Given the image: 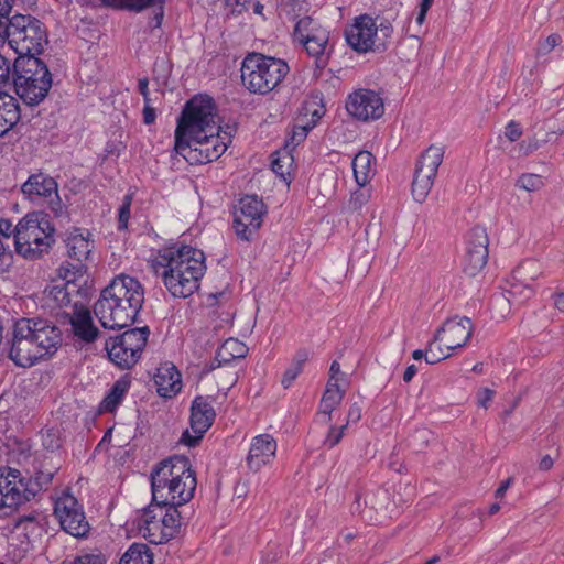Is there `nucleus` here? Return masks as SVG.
Listing matches in <instances>:
<instances>
[{"label": "nucleus", "instance_id": "nucleus-1", "mask_svg": "<svg viewBox=\"0 0 564 564\" xmlns=\"http://www.w3.org/2000/svg\"><path fill=\"white\" fill-rule=\"evenodd\" d=\"M144 303L143 285L133 276L119 274L101 291L94 314L107 329L132 325Z\"/></svg>", "mask_w": 564, "mask_h": 564}, {"label": "nucleus", "instance_id": "nucleus-2", "mask_svg": "<svg viewBox=\"0 0 564 564\" xmlns=\"http://www.w3.org/2000/svg\"><path fill=\"white\" fill-rule=\"evenodd\" d=\"M62 330L50 319L32 317L14 323L9 358L20 367H31L51 358L61 347Z\"/></svg>", "mask_w": 564, "mask_h": 564}, {"label": "nucleus", "instance_id": "nucleus-3", "mask_svg": "<svg viewBox=\"0 0 564 564\" xmlns=\"http://www.w3.org/2000/svg\"><path fill=\"white\" fill-rule=\"evenodd\" d=\"M159 258V264L164 268V285L172 296L186 299L199 289L206 272L205 254L202 250L182 245L165 249Z\"/></svg>", "mask_w": 564, "mask_h": 564}, {"label": "nucleus", "instance_id": "nucleus-4", "mask_svg": "<svg viewBox=\"0 0 564 564\" xmlns=\"http://www.w3.org/2000/svg\"><path fill=\"white\" fill-rule=\"evenodd\" d=\"M290 73L282 59L258 52L248 53L240 65L241 84L250 94L265 96L278 88Z\"/></svg>", "mask_w": 564, "mask_h": 564}, {"label": "nucleus", "instance_id": "nucleus-5", "mask_svg": "<svg viewBox=\"0 0 564 564\" xmlns=\"http://www.w3.org/2000/svg\"><path fill=\"white\" fill-rule=\"evenodd\" d=\"M12 84L25 105L36 106L52 87V74L37 56H18L13 63Z\"/></svg>", "mask_w": 564, "mask_h": 564}, {"label": "nucleus", "instance_id": "nucleus-6", "mask_svg": "<svg viewBox=\"0 0 564 564\" xmlns=\"http://www.w3.org/2000/svg\"><path fill=\"white\" fill-rule=\"evenodd\" d=\"M217 107L208 95H196L184 106L175 129V141L182 140L196 133H214L219 130L216 124Z\"/></svg>", "mask_w": 564, "mask_h": 564}, {"label": "nucleus", "instance_id": "nucleus-7", "mask_svg": "<svg viewBox=\"0 0 564 564\" xmlns=\"http://www.w3.org/2000/svg\"><path fill=\"white\" fill-rule=\"evenodd\" d=\"M178 509L152 501L138 519L139 533L152 544H163L174 539L181 529Z\"/></svg>", "mask_w": 564, "mask_h": 564}, {"label": "nucleus", "instance_id": "nucleus-8", "mask_svg": "<svg viewBox=\"0 0 564 564\" xmlns=\"http://www.w3.org/2000/svg\"><path fill=\"white\" fill-rule=\"evenodd\" d=\"M7 42L19 56H37L48 43L47 30L37 18L17 13Z\"/></svg>", "mask_w": 564, "mask_h": 564}, {"label": "nucleus", "instance_id": "nucleus-9", "mask_svg": "<svg viewBox=\"0 0 564 564\" xmlns=\"http://www.w3.org/2000/svg\"><path fill=\"white\" fill-rule=\"evenodd\" d=\"M148 326L130 328L106 340L105 349L113 365L122 370L132 369L141 358L148 344Z\"/></svg>", "mask_w": 564, "mask_h": 564}, {"label": "nucleus", "instance_id": "nucleus-10", "mask_svg": "<svg viewBox=\"0 0 564 564\" xmlns=\"http://www.w3.org/2000/svg\"><path fill=\"white\" fill-rule=\"evenodd\" d=\"M227 149L218 131L214 133H196L180 144L175 141L174 151L189 164H206L219 159Z\"/></svg>", "mask_w": 564, "mask_h": 564}, {"label": "nucleus", "instance_id": "nucleus-11", "mask_svg": "<svg viewBox=\"0 0 564 564\" xmlns=\"http://www.w3.org/2000/svg\"><path fill=\"white\" fill-rule=\"evenodd\" d=\"M180 459L181 455L164 459L151 471L152 501L154 503L177 509L176 498L173 495H177L176 488L181 481L178 479Z\"/></svg>", "mask_w": 564, "mask_h": 564}, {"label": "nucleus", "instance_id": "nucleus-12", "mask_svg": "<svg viewBox=\"0 0 564 564\" xmlns=\"http://www.w3.org/2000/svg\"><path fill=\"white\" fill-rule=\"evenodd\" d=\"M443 158L444 148L435 144L430 145L420 155L412 181V196L415 202L423 203L427 198Z\"/></svg>", "mask_w": 564, "mask_h": 564}, {"label": "nucleus", "instance_id": "nucleus-13", "mask_svg": "<svg viewBox=\"0 0 564 564\" xmlns=\"http://www.w3.org/2000/svg\"><path fill=\"white\" fill-rule=\"evenodd\" d=\"M64 243L67 258L70 261L66 262L67 267L63 264L61 269L66 270L65 279L70 275L74 279L76 274H82L86 269V261L90 258L95 242L88 229L72 227L64 234Z\"/></svg>", "mask_w": 564, "mask_h": 564}, {"label": "nucleus", "instance_id": "nucleus-14", "mask_svg": "<svg viewBox=\"0 0 564 564\" xmlns=\"http://www.w3.org/2000/svg\"><path fill=\"white\" fill-rule=\"evenodd\" d=\"M265 206L256 195H247L239 200V205L234 212L232 227L236 235L246 241H249L260 229Z\"/></svg>", "mask_w": 564, "mask_h": 564}, {"label": "nucleus", "instance_id": "nucleus-15", "mask_svg": "<svg viewBox=\"0 0 564 564\" xmlns=\"http://www.w3.org/2000/svg\"><path fill=\"white\" fill-rule=\"evenodd\" d=\"M213 399L210 397L197 395L191 405V429L194 434L188 430L184 431L181 437V443L195 447L199 444L204 434L213 425L216 412L213 406Z\"/></svg>", "mask_w": 564, "mask_h": 564}, {"label": "nucleus", "instance_id": "nucleus-16", "mask_svg": "<svg viewBox=\"0 0 564 564\" xmlns=\"http://www.w3.org/2000/svg\"><path fill=\"white\" fill-rule=\"evenodd\" d=\"M54 514L62 529L75 538H85L90 525L86 519L83 507L72 495H64L55 501Z\"/></svg>", "mask_w": 564, "mask_h": 564}, {"label": "nucleus", "instance_id": "nucleus-17", "mask_svg": "<svg viewBox=\"0 0 564 564\" xmlns=\"http://www.w3.org/2000/svg\"><path fill=\"white\" fill-rule=\"evenodd\" d=\"M30 501L21 470L10 467H0V510H15Z\"/></svg>", "mask_w": 564, "mask_h": 564}, {"label": "nucleus", "instance_id": "nucleus-18", "mask_svg": "<svg viewBox=\"0 0 564 564\" xmlns=\"http://www.w3.org/2000/svg\"><path fill=\"white\" fill-rule=\"evenodd\" d=\"M488 235L485 228L476 226L466 238V251L463 259V271L469 275L478 274L488 260Z\"/></svg>", "mask_w": 564, "mask_h": 564}, {"label": "nucleus", "instance_id": "nucleus-19", "mask_svg": "<svg viewBox=\"0 0 564 564\" xmlns=\"http://www.w3.org/2000/svg\"><path fill=\"white\" fill-rule=\"evenodd\" d=\"M346 109L350 116L360 121L377 120L384 113L383 100L371 89H357L349 94Z\"/></svg>", "mask_w": 564, "mask_h": 564}, {"label": "nucleus", "instance_id": "nucleus-20", "mask_svg": "<svg viewBox=\"0 0 564 564\" xmlns=\"http://www.w3.org/2000/svg\"><path fill=\"white\" fill-rule=\"evenodd\" d=\"M48 215L42 212L26 214L14 227V246H26L29 240H36L43 235H54Z\"/></svg>", "mask_w": 564, "mask_h": 564}, {"label": "nucleus", "instance_id": "nucleus-21", "mask_svg": "<svg viewBox=\"0 0 564 564\" xmlns=\"http://www.w3.org/2000/svg\"><path fill=\"white\" fill-rule=\"evenodd\" d=\"M474 332L470 318L455 316L448 318L435 334L434 340L443 344L448 351L462 348Z\"/></svg>", "mask_w": 564, "mask_h": 564}, {"label": "nucleus", "instance_id": "nucleus-22", "mask_svg": "<svg viewBox=\"0 0 564 564\" xmlns=\"http://www.w3.org/2000/svg\"><path fill=\"white\" fill-rule=\"evenodd\" d=\"M376 35V21L371 17L364 14L357 18L351 28L346 31V41L358 53L377 52L375 47Z\"/></svg>", "mask_w": 564, "mask_h": 564}, {"label": "nucleus", "instance_id": "nucleus-23", "mask_svg": "<svg viewBox=\"0 0 564 564\" xmlns=\"http://www.w3.org/2000/svg\"><path fill=\"white\" fill-rule=\"evenodd\" d=\"M276 448L278 444L272 435L260 434L254 436L246 459L248 468L254 473L259 471L274 459Z\"/></svg>", "mask_w": 564, "mask_h": 564}, {"label": "nucleus", "instance_id": "nucleus-24", "mask_svg": "<svg viewBox=\"0 0 564 564\" xmlns=\"http://www.w3.org/2000/svg\"><path fill=\"white\" fill-rule=\"evenodd\" d=\"M65 319L72 325L75 337L84 343H94L100 334L94 325L90 311L84 305L73 306L72 311H66Z\"/></svg>", "mask_w": 564, "mask_h": 564}, {"label": "nucleus", "instance_id": "nucleus-25", "mask_svg": "<svg viewBox=\"0 0 564 564\" xmlns=\"http://www.w3.org/2000/svg\"><path fill=\"white\" fill-rule=\"evenodd\" d=\"M154 383L160 397L171 399L182 389V376L173 364L165 362L156 369Z\"/></svg>", "mask_w": 564, "mask_h": 564}, {"label": "nucleus", "instance_id": "nucleus-26", "mask_svg": "<svg viewBox=\"0 0 564 564\" xmlns=\"http://www.w3.org/2000/svg\"><path fill=\"white\" fill-rule=\"evenodd\" d=\"M57 188V182L48 174L40 171L28 177L21 186V192L29 199L35 200L51 197L53 194L56 195Z\"/></svg>", "mask_w": 564, "mask_h": 564}, {"label": "nucleus", "instance_id": "nucleus-27", "mask_svg": "<svg viewBox=\"0 0 564 564\" xmlns=\"http://www.w3.org/2000/svg\"><path fill=\"white\" fill-rule=\"evenodd\" d=\"M306 53L314 58L315 67L323 70L329 62L333 47L329 43V31H319L313 39L300 43Z\"/></svg>", "mask_w": 564, "mask_h": 564}, {"label": "nucleus", "instance_id": "nucleus-28", "mask_svg": "<svg viewBox=\"0 0 564 564\" xmlns=\"http://www.w3.org/2000/svg\"><path fill=\"white\" fill-rule=\"evenodd\" d=\"M180 465L178 479H181V481L177 484L176 488L178 492L177 495H173V497L176 498L177 508L193 499L197 486L196 473L192 468L189 458L181 455Z\"/></svg>", "mask_w": 564, "mask_h": 564}, {"label": "nucleus", "instance_id": "nucleus-29", "mask_svg": "<svg viewBox=\"0 0 564 564\" xmlns=\"http://www.w3.org/2000/svg\"><path fill=\"white\" fill-rule=\"evenodd\" d=\"M76 285L69 282L56 284L47 290V303L52 310H59L56 315L65 319L66 311H72L73 306H80L78 301L73 300V292Z\"/></svg>", "mask_w": 564, "mask_h": 564}, {"label": "nucleus", "instance_id": "nucleus-30", "mask_svg": "<svg viewBox=\"0 0 564 564\" xmlns=\"http://www.w3.org/2000/svg\"><path fill=\"white\" fill-rule=\"evenodd\" d=\"M541 264L535 260H525L513 270L512 276L519 284L512 285L511 293H516L522 285L525 292V297L533 294V289L530 283L535 281L541 275Z\"/></svg>", "mask_w": 564, "mask_h": 564}, {"label": "nucleus", "instance_id": "nucleus-31", "mask_svg": "<svg viewBox=\"0 0 564 564\" xmlns=\"http://www.w3.org/2000/svg\"><path fill=\"white\" fill-rule=\"evenodd\" d=\"M21 112L18 100L6 93L0 94V137L11 130L20 120Z\"/></svg>", "mask_w": 564, "mask_h": 564}, {"label": "nucleus", "instance_id": "nucleus-32", "mask_svg": "<svg viewBox=\"0 0 564 564\" xmlns=\"http://www.w3.org/2000/svg\"><path fill=\"white\" fill-rule=\"evenodd\" d=\"M57 469V467L45 468L44 466H41V468L36 469L33 475L24 476V482L26 485L30 501L41 491L48 489Z\"/></svg>", "mask_w": 564, "mask_h": 564}, {"label": "nucleus", "instance_id": "nucleus-33", "mask_svg": "<svg viewBox=\"0 0 564 564\" xmlns=\"http://www.w3.org/2000/svg\"><path fill=\"white\" fill-rule=\"evenodd\" d=\"M30 243L26 246H20L15 248L19 256H22L28 260H36L47 253L54 242L53 235H43L36 240H29Z\"/></svg>", "mask_w": 564, "mask_h": 564}, {"label": "nucleus", "instance_id": "nucleus-34", "mask_svg": "<svg viewBox=\"0 0 564 564\" xmlns=\"http://www.w3.org/2000/svg\"><path fill=\"white\" fill-rule=\"evenodd\" d=\"M345 392L337 383H328L322 397L317 415L327 416V422H332V412L340 404Z\"/></svg>", "mask_w": 564, "mask_h": 564}, {"label": "nucleus", "instance_id": "nucleus-35", "mask_svg": "<svg viewBox=\"0 0 564 564\" xmlns=\"http://www.w3.org/2000/svg\"><path fill=\"white\" fill-rule=\"evenodd\" d=\"M373 155L369 151L358 152L352 160V170L356 183L365 186L372 175Z\"/></svg>", "mask_w": 564, "mask_h": 564}, {"label": "nucleus", "instance_id": "nucleus-36", "mask_svg": "<svg viewBox=\"0 0 564 564\" xmlns=\"http://www.w3.org/2000/svg\"><path fill=\"white\" fill-rule=\"evenodd\" d=\"M129 388L130 380L123 378L117 380L101 401V410L109 413L115 412L118 405L122 402V399L127 394Z\"/></svg>", "mask_w": 564, "mask_h": 564}, {"label": "nucleus", "instance_id": "nucleus-37", "mask_svg": "<svg viewBox=\"0 0 564 564\" xmlns=\"http://www.w3.org/2000/svg\"><path fill=\"white\" fill-rule=\"evenodd\" d=\"M319 31H327L322 24L310 15L299 19L293 30V41L301 43L313 39Z\"/></svg>", "mask_w": 564, "mask_h": 564}, {"label": "nucleus", "instance_id": "nucleus-38", "mask_svg": "<svg viewBox=\"0 0 564 564\" xmlns=\"http://www.w3.org/2000/svg\"><path fill=\"white\" fill-rule=\"evenodd\" d=\"M119 564H153V554L148 545L133 543L121 556Z\"/></svg>", "mask_w": 564, "mask_h": 564}, {"label": "nucleus", "instance_id": "nucleus-39", "mask_svg": "<svg viewBox=\"0 0 564 564\" xmlns=\"http://www.w3.org/2000/svg\"><path fill=\"white\" fill-rule=\"evenodd\" d=\"M308 359V352L306 350H299L293 360L291 366L285 370L281 384L283 388L288 389L293 381L297 378V376L303 371V366Z\"/></svg>", "mask_w": 564, "mask_h": 564}, {"label": "nucleus", "instance_id": "nucleus-40", "mask_svg": "<svg viewBox=\"0 0 564 564\" xmlns=\"http://www.w3.org/2000/svg\"><path fill=\"white\" fill-rule=\"evenodd\" d=\"M14 2L15 0H0V44H4L10 34L12 17L9 18V14Z\"/></svg>", "mask_w": 564, "mask_h": 564}, {"label": "nucleus", "instance_id": "nucleus-41", "mask_svg": "<svg viewBox=\"0 0 564 564\" xmlns=\"http://www.w3.org/2000/svg\"><path fill=\"white\" fill-rule=\"evenodd\" d=\"M393 26L389 20H382L377 24L376 45L377 52H383L388 47V43L392 36Z\"/></svg>", "mask_w": 564, "mask_h": 564}, {"label": "nucleus", "instance_id": "nucleus-42", "mask_svg": "<svg viewBox=\"0 0 564 564\" xmlns=\"http://www.w3.org/2000/svg\"><path fill=\"white\" fill-rule=\"evenodd\" d=\"M516 185L527 192H536L544 186V182L541 175L524 173L518 178Z\"/></svg>", "mask_w": 564, "mask_h": 564}, {"label": "nucleus", "instance_id": "nucleus-43", "mask_svg": "<svg viewBox=\"0 0 564 564\" xmlns=\"http://www.w3.org/2000/svg\"><path fill=\"white\" fill-rule=\"evenodd\" d=\"M227 352L235 360L241 359V358L246 357V355L248 352V348L242 341H240L236 338H229L221 346V356H224Z\"/></svg>", "mask_w": 564, "mask_h": 564}, {"label": "nucleus", "instance_id": "nucleus-44", "mask_svg": "<svg viewBox=\"0 0 564 564\" xmlns=\"http://www.w3.org/2000/svg\"><path fill=\"white\" fill-rule=\"evenodd\" d=\"M132 204V196L126 195L123 197L122 204L119 208L118 214V229L123 230L128 228V223L130 219V208Z\"/></svg>", "mask_w": 564, "mask_h": 564}, {"label": "nucleus", "instance_id": "nucleus-45", "mask_svg": "<svg viewBox=\"0 0 564 564\" xmlns=\"http://www.w3.org/2000/svg\"><path fill=\"white\" fill-rule=\"evenodd\" d=\"M292 158L289 155H284L283 158H276L271 162V170L281 178L286 181V177L290 175L289 166L291 164Z\"/></svg>", "mask_w": 564, "mask_h": 564}, {"label": "nucleus", "instance_id": "nucleus-46", "mask_svg": "<svg viewBox=\"0 0 564 564\" xmlns=\"http://www.w3.org/2000/svg\"><path fill=\"white\" fill-rule=\"evenodd\" d=\"M346 429H347V424L341 425L339 427L332 425L329 427V431H328L323 444L325 446H327L328 448L335 447L341 441Z\"/></svg>", "mask_w": 564, "mask_h": 564}, {"label": "nucleus", "instance_id": "nucleus-47", "mask_svg": "<svg viewBox=\"0 0 564 564\" xmlns=\"http://www.w3.org/2000/svg\"><path fill=\"white\" fill-rule=\"evenodd\" d=\"M11 70L13 72V67L11 68L10 61L0 54V94L4 87L11 85Z\"/></svg>", "mask_w": 564, "mask_h": 564}, {"label": "nucleus", "instance_id": "nucleus-48", "mask_svg": "<svg viewBox=\"0 0 564 564\" xmlns=\"http://www.w3.org/2000/svg\"><path fill=\"white\" fill-rule=\"evenodd\" d=\"M561 42V36L556 33H553L539 44L536 54L539 56L546 55L551 53Z\"/></svg>", "mask_w": 564, "mask_h": 564}, {"label": "nucleus", "instance_id": "nucleus-49", "mask_svg": "<svg viewBox=\"0 0 564 564\" xmlns=\"http://www.w3.org/2000/svg\"><path fill=\"white\" fill-rule=\"evenodd\" d=\"M48 208L55 218L68 219L67 207L61 200L57 192H56L55 198L50 200Z\"/></svg>", "mask_w": 564, "mask_h": 564}, {"label": "nucleus", "instance_id": "nucleus-50", "mask_svg": "<svg viewBox=\"0 0 564 564\" xmlns=\"http://www.w3.org/2000/svg\"><path fill=\"white\" fill-rule=\"evenodd\" d=\"M308 133V129L305 126H295L292 129V134L290 137V140L288 141V144H292L293 147L299 145L302 143Z\"/></svg>", "mask_w": 564, "mask_h": 564}, {"label": "nucleus", "instance_id": "nucleus-51", "mask_svg": "<svg viewBox=\"0 0 564 564\" xmlns=\"http://www.w3.org/2000/svg\"><path fill=\"white\" fill-rule=\"evenodd\" d=\"M434 344H435V340L430 343L427 349L425 350V361L430 365L437 364L438 361L446 359L451 356V351H448V350L446 354H443L442 351H441V354H436L434 351Z\"/></svg>", "mask_w": 564, "mask_h": 564}, {"label": "nucleus", "instance_id": "nucleus-52", "mask_svg": "<svg viewBox=\"0 0 564 564\" xmlns=\"http://www.w3.org/2000/svg\"><path fill=\"white\" fill-rule=\"evenodd\" d=\"M12 253L0 239V273L7 272L11 265Z\"/></svg>", "mask_w": 564, "mask_h": 564}, {"label": "nucleus", "instance_id": "nucleus-53", "mask_svg": "<svg viewBox=\"0 0 564 564\" xmlns=\"http://www.w3.org/2000/svg\"><path fill=\"white\" fill-rule=\"evenodd\" d=\"M505 135L511 142H514V141L519 140L520 137L522 135V128H521L520 123H518V122H516L513 120L510 121L506 126Z\"/></svg>", "mask_w": 564, "mask_h": 564}, {"label": "nucleus", "instance_id": "nucleus-54", "mask_svg": "<svg viewBox=\"0 0 564 564\" xmlns=\"http://www.w3.org/2000/svg\"><path fill=\"white\" fill-rule=\"evenodd\" d=\"M104 556L98 554H84L77 556L70 564H105Z\"/></svg>", "mask_w": 564, "mask_h": 564}, {"label": "nucleus", "instance_id": "nucleus-55", "mask_svg": "<svg viewBox=\"0 0 564 564\" xmlns=\"http://www.w3.org/2000/svg\"><path fill=\"white\" fill-rule=\"evenodd\" d=\"M369 195L361 191H356L351 194L349 205L352 209H359L367 203Z\"/></svg>", "mask_w": 564, "mask_h": 564}, {"label": "nucleus", "instance_id": "nucleus-56", "mask_svg": "<svg viewBox=\"0 0 564 564\" xmlns=\"http://www.w3.org/2000/svg\"><path fill=\"white\" fill-rule=\"evenodd\" d=\"M158 0H126L124 8L133 11H142L152 7Z\"/></svg>", "mask_w": 564, "mask_h": 564}, {"label": "nucleus", "instance_id": "nucleus-57", "mask_svg": "<svg viewBox=\"0 0 564 564\" xmlns=\"http://www.w3.org/2000/svg\"><path fill=\"white\" fill-rule=\"evenodd\" d=\"M226 4L231 8L232 13H241L250 10L252 0H225Z\"/></svg>", "mask_w": 564, "mask_h": 564}, {"label": "nucleus", "instance_id": "nucleus-58", "mask_svg": "<svg viewBox=\"0 0 564 564\" xmlns=\"http://www.w3.org/2000/svg\"><path fill=\"white\" fill-rule=\"evenodd\" d=\"M433 2H434V0H421V2L419 4V13H417L416 20H415L417 25L421 26L424 23L426 13L431 9Z\"/></svg>", "mask_w": 564, "mask_h": 564}, {"label": "nucleus", "instance_id": "nucleus-59", "mask_svg": "<svg viewBox=\"0 0 564 564\" xmlns=\"http://www.w3.org/2000/svg\"><path fill=\"white\" fill-rule=\"evenodd\" d=\"M495 391L489 388H484L478 392V404L481 408H487L488 403L491 401Z\"/></svg>", "mask_w": 564, "mask_h": 564}, {"label": "nucleus", "instance_id": "nucleus-60", "mask_svg": "<svg viewBox=\"0 0 564 564\" xmlns=\"http://www.w3.org/2000/svg\"><path fill=\"white\" fill-rule=\"evenodd\" d=\"M138 89L143 97L144 105L150 104L149 79L147 77L138 80Z\"/></svg>", "mask_w": 564, "mask_h": 564}, {"label": "nucleus", "instance_id": "nucleus-61", "mask_svg": "<svg viewBox=\"0 0 564 564\" xmlns=\"http://www.w3.org/2000/svg\"><path fill=\"white\" fill-rule=\"evenodd\" d=\"M361 419V408L357 404V403H354L350 408H349V411H348V414H347V425L349 424V422H358L359 420Z\"/></svg>", "mask_w": 564, "mask_h": 564}, {"label": "nucleus", "instance_id": "nucleus-62", "mask_svg": "<svg viewBox=\"0 0 564 564\" xmlns=\"http://www.w3.org/2000/svg\"><path fill=\"white\" fill-rule=\"evenodd\" d=\"M540 144L536 140L522 141L520 144V150L524 155H529L539 149Z\"/></svg>", "mask_w": 564, "mask_h": 564}, {"label": "nucleus", "instance_id": "nucleus-63", "mask_svg": "<svg viewBox=\"0 0 564 564\" xmlns=\"http://www.w3.org/2000/svg\"><path fill=\"white\" fill-rule=\"evenodd\" d=\"M156 119L155 109L150 106V104L144 105L143 108V122L144 124H152Z\"/></svg>", "mask_w": 564, "mask_h": 564}, {"label": "nucleus", "instance_id": "nucleus-64", "mask_svg": "<svg viewBox=\"0 0 564 564\" xmlns=\"http://www.w3.org/2000/svg\"><path fill=\"white\" fill-rule=\"evenodd\" d=\"M12 230V224L8 219H0V235H2L4 238H9Z\"/></svg>", "mask_w": 564, "mask_h": 564}]
</instances>
